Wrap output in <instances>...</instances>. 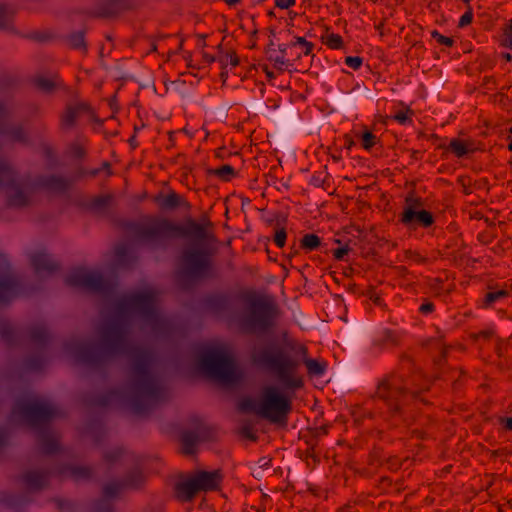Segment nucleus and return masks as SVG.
Returning a JSON list of instances; mask_svg holds the SVG:
<instances>
[{
	"instance_id": "obj_1",
	"label": "nucleus",
	"mask_w": 512,
	"mask_h": 512,
	"mask_svg": "<svg viewBox=\"0 0 512 512\" xmlns=\"http://www.w3.org/2000/svg\"><path fill=\"white\" fill-rule=\"evenodd\" d=\"M68 286L79 288L102 297L106 308L113 312V319L99 330L100 343L78 338L65 344V350L77 362L98 368L117 356L132 358L127 401L135 414H145L163 401L166 391L158 375L153 371L154 357L151 352L136 347L128 340L132 318L138 315L155 335L169 332L170 323L156 307L153 291L120 294L114 280L104 279L94 270L73 269L65 278Z\"/></svg>"
},
{
	"instance_id": "obj_2",
	"label": "nucleus",
	"mask_w": 512,
	"mask_h": 512,
	"mask_svg": "<svg viewBox=\"0 0 512 512\" xmlns=\"http://www.w3.org/2000/svg\"><path fill=\"white\" fill-rule=\"evenodd\" d=\"M254 364L267 370L286 390H298L304 386L299 368L303 363L310 376H322L325 362L308 358V348L294 338L283 336V345L268 344L253 350Z\"/></svg>"
},
{
	"instance_id": "obj_3",
	"label": "nucleus",
	"mask_w": 512,
	"mask_h": 512,
	"mask_svg": "<svg viewBox=\"0 0 512 512\" xmlns=\"http://www.w3.org/2000/svg\"><path fill=\"white\" fill-rule=\"evenodd\" d=\"M11 109L6 103H0V151L3 148V137L11 142L27 144L29 136L22 125L9 124ZM0 189L4 191L7 203L12 207H22L29 203L32 193L30 183L18 177L11 164L0 159Z\"/></svg>"
},
{
	"instance_id": "obj_4",
	"label": "nucleus",
	"mask_w": 512,
	"mask_h": 512,
	"mask_svg": "<svg viewBox=\"0 0 512 512\" xmlns=\"http://www.w3.org/2000/svg\"><path fill=\"white\" fill-rule=\"evenodd\" d=\"M57 414L58 408L51 402L29 396L15 402L11 417L36 429L41 450L53 454L59 450L58 437L48 425Z\"/></svg>"
},
{
	"instance_id": "obj_5",
	"label": "nucleus",
	"mask_w": 512,
	"mask_h": 512,
	"mask_svg": "<svg viewBox=\"0 0 512 512\" xmlns=\"http://www.w3.org/2000/svg\"><path fill=\"white\" fill-rule=\"evenodd\" d=\"M131 230L138 240L154 247L163 246L174 237H193L198 241L208 237L204 225L193 220L183 227L165 218H151L146 223L134 224Z\"/></svg>"
},
{
	"instance_id": "obj_6",
	"label": "nucleus",
	"mask_w": 512,
	"mask_h": 512,
	"mask_svg": "<svg viewBox=\"0 0 512 512\" xmlns=\"http://www.w3.org/2000/svg\"><path fill=\"white\" fill-rule=\"evenodd\" d=\"M422 376L419 373L405 378L403 374H391L383 379L376 390V397L382 400L392 414L405 415L404 408L427 386L420 384Z\"/></svg>"
},
{
	"instance_id": "obj_7",
	"label": "nucleus",
	"mask_w": 512,
	"mask_h": 512,
	"mask_svg": "<svg viewBox=\"0 0 512 512\" xmlns=\"http://www.w3.org/2000/svg\"><path fill=\"white\" fill-rule=\"evenodd\" d=\"M277 315L278 309L272 300L254 297L241 312L239 325L245 333H264L274 326Z\"/></svg>"
},
{
	"instance_id": "obj_8",
	"label": "nucleus",
	"mask_w": 512,
	"mask_h": 512,
	"mask_svg": "<svg viewBox=\"0 0 512 512\" xmlns=\"http://www.w3.org/2000/svg\"><path fill=\"white\" fill-rule=\"evenodd\" d=\"M275 385H266L259 395V416L271 423H286L288 415L292 411V399Z\"/></svg>"
},
{
	"instance_id": "obj_9",
	"label": "nucleus",
	"mask_w": 512,
	"mask_h": 512,
	"mask_svg": "<svg viewBox=\"0 0 512 512\" xmlns=\"http://www.w3.org/2000/svg\"><path fill=\"white\" fill-rule=\"evenodd\" d=\"M198 366L205 375L222 384L232 385L240 380L233 358L221 350L205 352L199 358Z\"/></svg>"
},
{
	"instance_id": "obj_10",
	"label": "nucleus",
	"mask_w": 512,
	"mask_h": 512,
	"mask_svg": "<svg viewBox=\"0 0 512 512\" xmlns=\"http://www.w3.org/2000/svg\"><path fill=\"white\" fill-rule=\"evenodd\" d=\"M219 471H198L175 485L176 497L183 502L192 500L197 493L216 490L221 482Z\"/></svg>"
},
{
	"instance_id": "obj_11",
	"label": "nucleus",
	"mask_w": 512,
	"mask_h": 512,
	"mask_svg": "<svg viewBox=\"0 0 512 512\" xmlns=\"http://www.w3.org/2000/svg\"><path fill=\"white\" fill-rule=\"evenodd\" d=\"M211 259L206 250L195 246L183 250L181 255V273L191 279L200 280L210 276Z\"/></svg>"
},
{
	"instance_id": "obj_12",
	"label": "nucleus",
	"mask_w": 512,
	"mask_h": 512,
	"mask_svg": "<svg viewBox=\"0 0 512 512\" xmlns=\"http://www.w3.org/2000/svg\"><path fill=\"white\" fill-rule=\"evenodd\" d=\"M145 483V476L139 467H135L127 472L122 480H114L106 483L102 488L103 500L98 507L102 505L105 508L111 505L108 503L111 499L118 497L124 490H136Z\"/></svg>"
},
{
	"instance_id": "obj_13",
	"label": "nucleus",
	"mask_w": 512,
	"mask_h": 512,
	"mask_svg": "<svg viewBox=\"0 0 512 512\" xmlns=\"http://www.w3.org/2000/svg\"><path fill=\"white\" fill-rule=\"evenodd\" d=\"M20 290L19 278L12 272L7 258L0 255V304L12 300Z\"/></svg>"
},
{
	"instance_id": "obj_14",
	"label": "nucleus",
	"mask_w": 512,
	"mask_h": 512,
	"mask_svg": "<svg viewBox=\"0 0 512 512\" xmlns=\"http://www.w3.org/2000/svg\"><path fill=\"white\" fill-rule=\"evenodd\" d=\"M399 221L409 230H416L418 227L428 228L434 224L432 213L427 210L414 211L403 209Z\"/></svg>"
},
{
	"instance_id": "obj_15",
	"label": "nucleus",
	"mask_w": 512,
	"mask_h": 512,
	"mask_svg": "<svg viewBox=\"0 0 512 512\" xmlns=\"http://www.w3.org/2000/svg\"><path fill=\"white\" fill-rule=\"evenodd\" d=\"M31 264L39 275L51 274L59 268L58 262L45 252L34 253L31 256Z\"/></svg>"
},
{
	"instance_id": "obj_16",
	"label": "nucleus",
	"mask_w": 512,
	"mask_h": 512,
	"mask_svg": "<svg viewBox=\"0 0 512 512\" xmlns=\"http://www.w3.org/2000/svg\"><path fill=\"white\" fill-rule=\"evenodd\" d=\"M70 184L71 182L68 179L59 175L42 176L37 180L38 186L57 193L65 192Z\"/></svg>"
},
{
	"instance_id": "obj_17",
	"label": "nucleus",
	"mask_w": 512,
	"mask_h": 512,
	"mask_svg": "<svg viewBox=\"0 0 512 512\" xmlns=\"http://www.w3.org/2000/svg\"><path fill=\"white\" fill-rule=\"evenodd\" d=\"M103 459L108 466L112 467L116 464L126 465L134 462V455L122 447H114L104 453Z\"/></svg>"
},
{
	"instance_id": "obj_18",
	"label": "nucleus",
	"mask_w": 512,
	"mask_h": 512,
	"mask_svg": "<svg viewBox=\"0 0 512 512\" xmlns=\"http://www.w3.org/2000/svg\"><path fill=\"white\" fill-rule=\"evenodd\" d=\"M88 108V105L85 103L67 106L66 110L61 116V127L63 129L72 128L80 114L87 111Z\"/></svg>"
},
{
	"instance_id": "obj_19",
	"label": "nucleus",
	"mask_w": 512,
	"mask_h": 512,
	"mask_svg": "<svg viewBox=\"0 0 512 512\" xmlns=\"http://www.w3.org/2000/svg\"><path fill=\"white\" fill-rule=\"evenodd\" d=\"M23 481L29 490H39L48 482V473L40 470H31L23 475Z\"/></svg>"
},
{
	"instance_id": "obj_20",
	"label": "nucleus",
	"mask_w": 512,
	"mask_h": 512,
	"mask_svg": "<svg viewBox=\"0 0 512 512\" xmlns=\"http://www.w3.org/2000/svg\"><path fill=\"white\" fill-rule=\"evenodd\" d=\"M58 473L69 476L76 481L89 479L93 474L90 467L76 465H65L58 470Z\"/></svg>"
},
{
	"instance_id": "obj_21",
	"label": "nucleus",
	"mask_w": 512,
	"mask_h": 512,
	"mask_svg": "<svg viewBox=\"0 0 512 512\" xmlns=\"http://www.w3.org/2000/svg\"><path fill=\"white\" fill-rule=\"evenodd\" d=\"M400 338L401 335L399 332L391 329H384L374 340V345L381 349L386 347H395L399 344Z\"/></svg>"
},
{
	"instance_id": "obj_22",
	"label": "nucleus",
	"mask_w": 512,
	"mask_h": 512,
	"mask_svg": "<svg viewBox=\"0 0 512 512\" xmlns=\"http://www.w3.org/2000/svg\"><path fill=\"white\" fill-rule=\"evenodd\" d=\"M115 256L117 265L121 267H129L136 260V257L131 252L129 246L125 243L118 244L115 247Z\"/></svg>"
},
{
	"instance_id": "obj_23",
	"label": "nucleus",
	"mask_w": 512,
	"mask_h": 512,
	"mask_svg": "<svg viewBox=\"0 0 512 512\" xmlns=\"http://www.w3.org/2000/svg\"><path fill=\"white\" fill-rule=\"evenodd\" d=\"M30 339L31 342L42 351L46 347L49 340V334L46 327L42 324L31 327Z\"/></svg>"
},
{
	"instance_id": "obj_24",
	"label": "nucleus",
	"mask_w": 512,
	"mask_h": 512,
	"mask_svg": "<svg viewBox=\"0 0 512 512\" xmlns=\"http://www.w3.org/2000/svg\"><path fill=\"white\" fill-rule=\"evenodd\" d=\"M156 201L162 209H175L180 205L181 198L178 194L172 192L166 196L157 197Z\"/></svg>"
},
{
	"instance_id": "obj_25",
	"label": "nucleus",
	"mask_w": 512,
	"mask_h": 512,
	"mask_svg": "<svg viewBox=\"0 0 512 512\" xmlns=\"http://www.w3.org/2000/svg\"><path fill=\"white\" fill-rule=\"evenodd\" d=\"M113 200V196L106 194L94 197L90 201V208L95 211H104L106 210Z\"/></svg>"
},
{
	"instance_id": "obj_26",
	"label": "nucleus",
	"mask_w": 512,
	"mask_h": 512,
	"mask_svg": "<svg viewBox=\"0 0 512 512\" xmlns=\"http://www.w3.org/2000/svg\"><path fill=\"white\" fill-rule=\"evenodd\" d=\"M211 175H215L224 181H229L235 176V170L232 166L225 164L219 168L209 170Z\"/></svg>"
},
{
	"instance_id": "obj_27",
	"label": "nucleus",
	"mask_w": 512,
	"mask_h": 512,
	"mask_svg": "<svg viewBox=\"0 0 512 512\" xmlns=\"http://www.w3.org/2000/svg\"><path fill=\"white\" fill-rule=\"evenodd\" d=\"M0 335L7 343L15 341V329L6 320H0Z\"/></svg>"
},
{
	"instance_id": "obj_28",
	"label": "nucleus",
	"mask_w": 512,
	"mask_h": 512,
	"mask_svg": "<svg viewBox=\"0 0 512 512\" xmlns=\"http://www.w3.org/2000/svg\"><path fill=\"white\" fill-rule=\"evenodd\" d=\"M35 83L40 90L47 93L53 91L59 85V82L56 79H50L43 76L37 77Z\"/></svg>"
},
{
	"instance_id": "obj_29",
	"label": "nucleus",
	"mask_w": 512,
	"mask_h": 512,
	"mask_svg": "<svg viewBox=\"0 0 512 512\" xmlns=\"http://www.w3.org/2000/svg\"><path fill=\"white\" fill-rule=\"evenodd\" d=\"M449 149L457 156L463 157L465 156L471 149L467 147V144L464 141L459 139L451 140L449 144Z\"/></svg>"
},
{
	"instance_id": "obj_30",
	"label": "nucleus",
	"mask_w": 512,
	"mask_h": 512,
	"mask_svg": "<svg viewBox=\"0 0 512 512\" xmlns=\"http://www.w3.org/2000/svg\"><path fill=\"white\" fill-rule=\"evenodd\" d=\"M320 245V238L315 234H306L301 240V246L309 251L315 250Z\"/></svg>"
},
{
	"instance_id": "obj_31",
	"label": "nucleus",
	"mask_w": 512,
	"mask_h": 512,
	"mask_svg": "<svg viewBox=\"0 0 512 512\" xmlns=\"http://www.w3.org/2000/svg\"><path fill=\"white\" fill-rule=\"evenodd\" d=\"M507 295H508V292L504 289H500L497 291H490L485 295L484 302L486 305H491L494 302L507 297Z\"/></svg>"
},
{
	"instance_id": "obj_32",
	"label": "nucleus",
	"mask_w": 512,
	"mask_h": 512,
	"mask_svg": "<svg viewBox=\"0 0 512 512\" xmlns=\"http://www.w3.org/2000/svg\"><path fill=\"white\" fill-rule=\"evenodd\" d=\"M291 47H299L304 55H310L314 45L311 42L306 41L303 37H297L296 41L291 43Z\"/></svg>"
},
{
	"instance_id": "obj_33",
	"label": "nucleus",
	"mask_w": 512,
	"mask_h": 512,
	"mask_svg": "<svg viewBox=\"0 0 512 512\" xmlns=\"http://www.w3.org/2000/svg\"><path fill=\"white\" fill-rule=\"evenodd\" d=\"M45 360L42 355L32 356L27 359L26 367L33 371L41 370L44 366Z\"/></svg>"
},
{
	"instance_id": "obj_34",
	"label": "nucleus",
	"mask_w": 512,
	"mask_h": 512,
	"mask_svg": "<svg viewBox=\"0 0 512 512\" xmlns=\"http://www.w3.org/2000/svg\"><path fill=\"white\" fill-rule=\"evenodd\" d=\"M182 444L185 453H192L196 444V436L193 433H185L182 435Z\"/></svg>"
},
{
	"instance_id": "obj_35",
	"label": "nucleus",
	"mask_w": 512,
	"mask_h": 512,
	"mask_svg": "<svg viewBox=\"0 0 512 512\" xmlns=\"http://www.w3.org/2000/svg\"><path fill=\"white\" fill-rule=\"evenodd\" d=\"M69 43H70L71 47H73L75 49H81L84 51L86 49L84 34L82 32H77V33L72 34L69 38Z\"/></svg>"
},
{
	"instance_id": "obj_36",
	"label": "nucleus",
	"mask_w": 512,
	"mask_h": 512,
	"mask_svg": "<svg viewBox=\"0 0 512 512\" xmlns=\"http://www.w3.org/2000/svg\"><path fill=\"white\" fill-rule=\"evenodd\" d=\"M258 405H259V398L256 400L251 399V398H246L240 403V408L244 411L253 412L259 416Z\"/></svg>"
},
{
	"instance_id": "obj_37",
	"label": "nucleus",
	"mask_w": 512,
	"mask_h": 512,
	"mask_svg": "<svg viewBox=\"0 0 512 512\" xmlns=\"http://www.w3.org/2000/svg\"><path fill=\"white\" fill-rule=\"evenodd\" d=\"M502 45L512 49V20L503 29Z\"/></svg>"
},
{
	"instance_id": "obj_38",
	"label": "nucleus",
	"mask_w": 512,
	"mask_h": 512,
	"mask_svg": "<svg viewBox=\"0 0 512 512\" xmlns=\"http://www.w3.org/2000/svg\"><path fill=\"white\" fill-rule=\"evenodd\" d=\"M403 209H411L414 211L425 210L421 199L414 197H407L406 203Z\"/></svg>"
},
{
	"instance_id": "obj_39",
	"label": "nucleus",
	"mask_w": 512,
	"mask_h": 512,
	"mask_svg": "<svg viewBox=\"0 0 512 512\" xmlns=\"http://www.w3.org/2000/svg\"><path fill=\"white\" fill-rule=\"evenodd\" d=\"M361 139H362V146L368 150L376 144L377 138L372 132L366 131L363 133Z\"/></svg>"
},
{
	"instance_id": "obj_40",
	"label": "nucleus",
	"mask_w": 512,
	"mask_h": 512,
	"mask_svg": "<svg viewBox=\"0 0 512 512\" xmlns=\"http://www.w3.org/2000/svg\"><path fill=\"white\" fill-rule=\"evenodd\" d=\"M220 62L224 66L230 64L231 66L236 67L239 64V58L235 52H231L221 57Z\"/></svg>"
},
{
	"instance_id": "obj_41",
	"label": "nucleus",
	"mask_w": 512,
	"mask_h": 512,
	"mask_svg": "<svg viewBox=\"0 0 512 512\" xmlns=\"http://www.w3.org/2000/svg\"><path fill=\"white\" fill-rule=\"evenodd\" d=\"M326 45L332 49L340 48L342 45V37L338 34H330L327 37Z\"/></svg>"
},
{
	"instance_id": "obj_42",
	"label": "nucleus",
	"mask_w": 512,
	"mask_h": 512,
	"mask_svg": "<svg viewBox=\"0 0 512 512\" xmlns=\"http://www.w3.org/2000/svg\"><path fill=\"white\" fill-rule=\"evenodd\" d=\"M11 11L7 5L0 4V27L8 24Z\"/></svg>"
},
{
	"instance_id": "obj_43",
	"label": "nucleus",
	"mask_w": 512,
	"mask_h": 512,
	"mask_svg": "<svg viewBox=\"0 0 512 512\" xmlns=\"http://www.w3.org/2000/svg\"><path fill=\"white\" fill-rule=\"evenodd\" d=\"M432 37L441 45H445V46H452L453 45V39L449 38V37H446V36H443L441 35L438 31L434 30L432 33H431Z\"/></svg>"
},
{
	"instance_id": "obj_44",
	"label": "nucleus",
	"mask_w": 512,
	"mask_h": 512,
	"mask_svg": "<svg viewBox=\"0 0 512 512\" xmlns=\"http://www.w3.org/2000/svg\"><path fill=\"white\" fill-rule=\"evenodd\" d=\"M287 238V234L284 228L278 229L274 235V242L278 247H283L285 245Z\"/></svg>"
},
{
	"instance_id": "obj_45",
	"label": "nucleus",
	"mask_w": 512,
	"mask_h": 512,
	"mask_svg": "<svg viewBox=\"0 0 512 512\" xmlns=\"http://www.w3.org/2000/svg\"><path fill=\"white\" fill-rule=\"evenodd\" d=\"M362 62H363L362 58L358 57V56H355V57L348 56L345 58V64L354 70L359 69L360 66L362 65Z\"/></svg>"
},
{
	"instance_id": "obj_46",
	"label": "nucleus",
	"mask_w": 512,
	"mask_h": 512,
	"mask_svg": "<svg viewBox=\"0 0 512 512\" xmlns=\"http://www.w3.org/2000/svg\"><path fill=\"white\" fill-rule=\"evenodd\" d=\"M119 391H110L102 400L99 401L100 405H110L114 400L121 398Z\"/></svg>"
},
{
	"instance_id": "obj_47",
	"label": "nucleus",
	"mask_w": 512,
	"mask_h": 512,
	"mask_svg": "<svg viewBox=\"0 0 512 512\" xmlns=\"http://www.w3.org/2000/svg\"><path fill=\"white\" fill-rule=\"evenodd\" d=\"M270 60L274 61V66L280 71H283L284 66L288 65V60H286L283 55L276 57L270 56Z\"/></svg>"
},
{
	"instance_id": "obj_48",
	"label": "nucleus",
	"mask_w": 512,
	"mask_h": 512,
	"mask_svg": "<svg viewBox=\"0 0 512 512\" xmlns=\"http://www.w3.org/2000/svg\"><path fill=\"white\" fill-rule=\"evenodd\" d=\"M406 257L413 261V262H416V263H424L426 261V258L423 257L420 253H418L417 251H407L406 252Z\"/></svg>"
},
{
	"instance_id": "obj_49",
	"label": "nucleus",
	"mask_w": 512,
	"mask_h": 512,
	"mask_svg": "<svg viewBox=\"0 0 512 512\" xmlns=\"http://www.w3.org/2000/svg\"><path fill=\"white\" fill-rule=\"evenodd\" d=\"M472 19H473V13L471 10H468L461 16L458 26L465 27L472 22Z\"/></svg>"
},
{
	"instance_id": "obj_50",
	"label": "nucleus",
	"mask_w": 512,
	"mask_h": 512,
	"mask_svg": "<svg viewBox=\"0 0 512 512\" xmlns=\"http://www.w3.org/2000/svg\"><path fill=\"white\" fill-rule=\"evenodd\" d=\"M72 153L75 157L82 158V157H84L86 151H85V148L81 144L76 143L72 146Z\"/></svg>"
},
{
	"instance_id": "obj_51",
	"label": "nucleus",
	"mask_w": 512,
	"mask_h": 512,
	"mask_svg": "<svg viewBox=\"0 0 512 512\" xmlns=\"http://www.w3.org/2000/svg\"><path fill=\"white\" fill-rule=\"evenodd\" d=\"M275 5L280 9H288L295 5V0H275Z\"/></svg>"
},
{
	"instance_id": "obj_52",
	"label": "nucleus",
	"mask_w": 512,
	"mask_h": 512,
	"mask_svg": "<svg viewBox=\"0 0 512 512\" xmlns=\"http://www.w3.org/2000/svg\"><path fill=\"white\" fill-rule=\"evenodd\" d=\"M348 251H349L348 247H341V248L334 250L333 255H334L335 259L342 260L344 258V256L348 254Z\"/></svg>"
},
{
	"instance_id": "obj_53",
	"label": "nucleus",
	"mask_w": 512,
	"mask_h": 512,
	"mask_svg": "<svg viewBox=\"0 0 512 512\" xmlns=\"http://www.w3.org/2000/svg\"><path fill=\"white\" fill-rule=\"evenodd\" d=\"M499 422L506 430L512 431V417H501Z\"/></svg>"
},
{
	"instance_id": "obj_54",
	"label": "nucleus",
	"mask_w": 512,
	"mask_h": 512,
	"mask_svg": "<svg viewBox=\"0 0 512 512\" xmlns=\"http://www.w3.org/2000/svg\"><path fill=\"white\" fill-rule=\"evenodd\" d=\"M408 112L400 111L395 115V120L399 123L404 124L408 120Z\"/></svg>"
},
{
	"instance_id": "obj_55",
	"label": "nucleus",
	"mask_w": 512,
	"mask_h": 512,
	"mask_svg": "<svg viewBox=\"0 0 512 512\" xmlns=\"http://www.w3.org/2000/svg\"><path fill=\"white\" fill-rule=\"evenodd\" d=\"M434 305L432 303H424L420 306V311L424 314L432 312Z\"/></svg>"
},
{
	"instance_id": "obj_56",
	"label": "nucleus",
	"mask_w": 512,
	"mask_h": 512,
	"mask_svg": "<svg viewBox=\"0 0 512 512\" xmlns=\"http://www.w3.org/2000/svg\"><path fill=\"white\" fill-rule=\"evenodd\" d=\"M292 49L293 47H291V44L290 45H287V44H282V45H279V51L281 52V54L285 57V53L288 49Z\"/></svg>"
},
{
	"instance_id": "obj_57",
	"label": "nucleus",
	"mask_w": 512,
	"mask_h": 512,
	"mask_svg": "<svg viewBox=\"0 0 512 512\" xmlns=\"http://www.w3.org/2000/svg\"><path fill=\"white\" fill-rule=\"evenodd\" d=\"M96 512H115L112 507L108 506V508L102 509V507H97Z\"/></svg>"
},
{
	"instance_id": "obj_58",
	"label": "nucleus",
	"mask_w": 512,
	"mask_h": 512,
	"mask_svg": "<svg viewBox=\"0 0 512 512\" xmlns=\"http://www.w3.org/2000/svg\"><path fill=\"white\" fill-rule=\"evenodd\" d=\"M481 337L485 338V339H488L491 337L492 335V332L491 331H483L479 334Z\"/></svg>"
},
{
	"instance_id": "obj_59",
	"label": "nucleus",
	"mask_w": 512,
	"mask_h": 512,
	"mask_svg": "<svg viewBox=\"0 0 512 512\" xmlns=\"http://www.w3.org/2000/svg\"><path fill=\"white\" fill-rule=\"evenodd\" d=\"M229 6H233L240 2V0H224Z\"/></svg>"
},
{
	"instance_id": "obj_60",
	"label": "nucleus",
	"mask_w": 512,
	"mask_h": 512,
	"mask_svg": "<svg viewBox=\"0 0 512 512\" xmlns=\"http://www.w3.org/2000/svg\"><path fill=\"white\" fill-rule=\"evenodd\" d=\"M503 58L506 60V61H511L512 60V55L510 53H504L503 54Z\"/></svg>"
},
{
	"instance_id": "obj_61",
	"label": "nucleus",
	"mask_w": 512,
	"mask_h": 512,
	"mask_svg": "<svg viewBox=\"0 0 512 512\" xmlns=\"http://www.w3.org/2000/svg\"><path fill=\"white\" fill-rule=\"evenodd\" d=\"M5 435L2 431H0V447L4 444Z\"/></svg>"
},
{
	"instance_id": "obj_62",
	"label": "nucleus",
	"mask_w": 512,
	"mask_h": 512,
	"mask_svg": "<svg viewBox=\"0 0 512 512\" xmlns=\"http://www.w3.org/2000/svg\"><path fill=\"white\" fill-rule=\"evenodd\" d=\"M200 131L203 132L204 139H207L209 136V132L204 127H202Z\"/></svg>"
},
{
	"instance_id": "obj_63",
	"label": "nucleus",
	"mask_w": 512,
	"mask_h": 512,
	"mask_svg": "<svg viewBox=\"0 0 512 512\" xmlns=\"http://www.w3.org/2000/svg\"><path fill=\"white\" fill-rule=\"evenodd\" d=\"M65 504H66V503H64L63 501H60V502H59V507H60V509H66Z\"/></svg>"
},
{
	"instance_id": "obj_64",
	"label": "nucleus",
	"mask_w": 512,
	"mask_h": 512,
	"mask_svg": "<svg viewBox=\"0 0 512 512\" xmlns=\"http://www.w3.org/2000/svg\"><path fill=\"white\" fill-rule=\"evenodd\" d=\"M508 149H509L510 151H512V140H511V141L509 142V144H508Z\"/></svg>"
}]
</instances>
